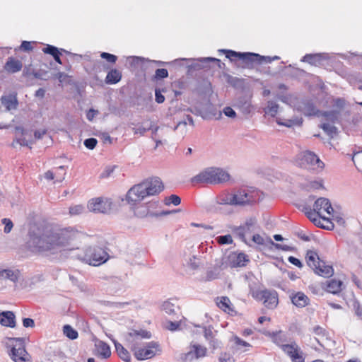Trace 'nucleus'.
<instances>
[{
  "mask_svg": "<svg viewBox=\"0 0 362 362\" xmlns=\"http://www.w3.org/2000/svg\"><path fill=\"white\" fill-rule=\"evenodd\" d=\"M15 136L17 143L21 146H28L33 143L31 132L24 129L22 127H16Z\"/></svg>",
  "mask_w": 362,
  "mask_h": 362,
  "instance_id": "16",
  "label": "nucleus"
},
{
  "mask_svg": "<svg viewBox=\"0 0 362 362\" xmlns=\"http://www.w3.org/2000/svg\"><path fill=\"white\" fill-rule=\"evenodd\" d=\"M305 209L308 210L307 208ZM305 214L310 221H312L315 224L319 225L318 222H320V221L317 217L318 216L317 213L314 211V209L312 211L311 209H310L309 211H306Z\"/></svg>",
  "mask_w": 362,
  "mask_h": 362,
  "instance_id": "47",
  "label": "nucleus"
},
{
  "mask_svg": "<svg viewBox=\"0 0 362 362\" xmlns=\"http://www.w3.org/2000/svg\"><path fill=\"white\" fill-rule=\"evenodd\" d=\"M100 57L112 64H115L117 59V56L107 52H102Z\"/></svg>",
  "mask_w": 362,
  "mask_h": 362,
  "instance_id": "50",
  "label": "nucleus"
},
{
  "mask_svg": "<svg viewBox=\"0 0 362 362\" xmlns=\"http://www.w3.org/2000/svg\"><path fill=\"white\" fill-rule=\"evenodd\" d=\"M298 164L304 168L321 171L325 168V163L313 151H305L298 155Z\"/></svg>",
  "mask_w": 362,
  "mask_h": 362,
  "instance_id": "6",
  "label": "nucleus"
},
{
  "mask_svg": "<svg viewBox=\"0 0 362 362\" xmlns=\"http://www.w3.org/2000/svg\"><path fill=\"white\" fill-rule=\"evenodd\" d=\"M314 211L317 213L319 218L324 220H328L325 215L333 216L334 209L329 200L325 197L318 198L313 205Z\"/></svg>",
  "mask_w": 362,
  "mask_h": 362,
  "instance_id": "12",
  "label": "nucleus"
},
{
  "mask_svg": "<svg viewBox=\"0 0 362 362\" xmlns=\"http://www.w3.org/2000/svg\"><path fill=\"white\" fill-rule=\"evenodd\" d=\"M98 143V141L95 138H89L84 141V146L88 148V149H93L96 144Z\"/></svg>",
  "mask_w": 362,
  "mask_h": 362,
  "instance_id": "51",
  "label": "nucleus"
},
{
  "mask_svg": "<svg viewBox=\"0 0 362 362\" xmlns=\"http://www.w3.org/2000/svg\"><path fill=\"white\" fill-rule=\"evenodd\" d=\"M181 199L175 194H172L168 197L165 198L164 203L165 205L169 206L170 204H173L175 206H177L180 204Z\"/></svg>",
  "mask_w": 362,
  "mask_h": 362,
  "instance_id": "42",
  "label": "nucleus"
},
{
  "mask_svg": "<svg viewBox=\"0 0 362 362\" xmlns=\"http://www.w3.org/2000/svg\"><path fill=\"white\" fill-rule=\"evenodd\" d=\"M99 112L95 109L90 108L86 113V118L89 121H93L94 117L98 115Z\"/></svg>",
  "mask_w": 362,
  "mask_h": 362,
  "instance_id": "58",
  "label": "nucleus"
},
{
  "mask_svg": "<svg viewBox=\"0 0 362 362\" xmlns=\"http://www.w3.org/2000/svg\"><path fill=\"white\" fill-rule=\"evenodd\" d=\"M122 78V74L117 69H112L110 71L105 78V82L107 84H115Z\"/></svg>",
  "mask_w": 362,
  "mask_h": 362,
  "instance_id": "31",
  "label": "nucleus"
},
{
  "mask_svg": "<svg viewBox=\"0 0 362 362\" xmlns=\"http://www.w3.org/2000/svg\"><path fill=\"white\" fill-rule=\"evenodd\" d=\"M1 223L5 226L4 232L5 233H8L11 231L13 224L11 219L4 218L1 220Z\"/></svg>",
  "mask_w": 362,
  "mask_h": 362,
  "instance_id": "48",
  "label": "nucleus"
},
{
  "mask_svg": "<svg viewBox=\"0 0 362 362\" xmlns=\"http://www.w3.org/2000/svg\"><path fill=\"white\" fill-rule=\"evenodd\" d=\"M22 67V62L12 57L7 59L4 66V70L9 74L17 73L21 70Z\"/></svg>",
  "mask_w": 362,
  "mask_h": 362,
  "instance_id": "19",
  "label": "nucleus"
},
{
  "mask_svg": "<svg viewBox=\"0 0 362 362\" xmlns=\"http://www.w3.org/2000/svg\"><path fill=\"white\" fill-rule=\"evenodd\" d=\"M255 221L254 219H250L245 223V224L244 226L236 228L235 233H237V235L240 238V239L246 243V240H245L246 234L245 233V228H247L248 229H251L252 228H253L255 226Z\"/></svg>",
  "mask_w": 362,
  "mask_h": 362,
  "instance_id": "32",
  "label": "nucleus"
},
{
  "mask_svg": "<svg viewBox=\"0 0 362 362\" xmlns=\"http://www.w3.org/2000/svg\"><path fill=\"white\" fill-rule=\"evenodd\" d=\"M279 110V105L272 100H269L267 102V106L264 107V111L266 115H268L271 117H275Z\"/></svg>",
  "mask_w": 362,
  "mask_h": 362,
  "instance_id": "37",
  "label": "nucleus"
},
{
  "mask_svg": "<svg viewBox=\"0 0 362 362\" xmlns=\"http://www.w3.org/2000/svg\"><path fill=\"white\" fill-rule=\"evenodd\" d=\"M233 105L244 115H248L253 110V106L251 103V96L250 95L238 97L235 100Z\"/></svg>",
  "mask_w": 362,
  "mask_h": 362,
  "instance_id": "17",
  "label": "nucleus"
},
{
  "mask_svg": "<svg viewBox=\"0 0 362 362\" xmlns=\"http://www.w3.org/2000/svg\"><path fill=\"white\" fill-rule=\"evenodd\" d=\"M343 283L340 280L331 279L327 282L326 290L332 293L336 294L341 291Z\"/></svg>",
  "mask_w": 362,
  "mask_h": 362,
  "instance_id": "28",
  "label": "nucleus"
},
{
  "mask_svg": "<svg viewBox=\"0 0 362 362\" xmlns=\"http://www.w3.org/2000/svg\"><path fill=\"white\" fill-rule=\"evenodd\" d=\"M187 123L186 120L179 122L173 128L174 131H177L181 137H184L187 132Z\"/></svg>",
  "mask_w": 362,
  "mask_h": 362,
  "instance_id": "39",
  "label": "nucleus"
},
{
  "mask_svg": "<svg viewBox=\"0 0 362 362\" xmlns=\"http://www.w3.org/2000/svg\"><path fill=\"white\" fill-rule=\"evenodd\" d=\"M276 122L279 125L285 126L287 127H291L295 124H300V120L298 119H281L280 118L276 119Z\"/></svg>",
  "mask_w": 362,
  "mask_h": 362,
  "instance_id": "43",
  "label": "nucleus"
},
{
  "mask_svg": "<svg viewBox=\"0 0 362 362\" xmlns=\"http://www.w3.org/2000/svg\"><path fill=\"white\" fill-rule=\"evenodd\" d=\"M281 346L282 350L291 358L292 362H305L303 353L296 343L282 344Z\"/></svg>",
  "mask_w": 362,
  "mask_h": 362,
  "instance_id": "13",
  "label": "nucleus"
},
{
  "mask_svg": "<svg viewBox=\"0 0 362 362\" xmlns=\"http://www.w3.org/2000/svg\"><path fill=\"white\" fill-rule=\"evenodd\" d=\"M1 102L7 111L17 109L18 105L17 98L13 95L2 96Z\"/></svg>",
  "mask_w": 362,
  "mask_h": 362,
  "instance_id": "22",
  "label": "nucleus"
},
{
  "mask_svg": "<svg viewBox=\"0 0 362 362\" xmlns=\"http://www.w3.org/2000/svg\"><path fill=\"white\" fill-rule=\"evenodd\" d=\"M313 269L317 274L324 277H329L334 274L332 267L331 265L326 264V263L322 260H321Z\"/></svg>",
  "mask_w": 362,
  "mask_h": 362,
  "instance_id": "20",
  "label": "nucleus"
},
{
  "mask_svg": "<svg viewBox=\"0 0 362 362\" xmlns=\"http://www.w3.org/2000/svg\"><path fill=\"white\" fill-rule=\"evenodd\" d=\"M324 54H307L301 59V62H308L311 65L317 66L325 59Z\"/></svg>",
  "mask_w": 362,
  "mask_h": 362,
  "instance_id": "23",
  "label": "nucleus"
},
{
  "mask_svg": "<svg viewBox=\"0 0 362 362\" xmlns=\"http://www.w3.org/2000/svg\"><path fill=\"white\" fill-rule=\"evenodd\" d=\"M255 192L249 189H243L233 193V205H244L256 201Z\"/></svg>",
  "mask_w": 362,
  "mask_h": 362,
  "instance_id": "14",
  "label": "nucleus"
},
{
  "mask_svg": "<svg viewBox=\"0 0 362 362\" xmlns=\"http://www.w3.org/2000/svg\"><path fill=\"white\" fill-rule=\"evenodd\" d=\"M95 349L98 354L104 358H107L111 355L110 346L103 341H98L95 343Z\"/></svg>",
  "mask_w": 362,
  "mask_h": 362,
  "instance_id": "25",
  "label": "nucleus"
},
{
  "mask_svg": "<svg viewBox=\"0 0 362 362\" xmlns=\"http://www.w3.org/2000/svg\"><path fill=\"white\" fill-rule=\"evenodd\" d=\"M219 362H235V360L230 354L223 353L219 356Z\"/></svg>",
  "mask_w": 362,
  "mask_h": 362,
  "instance_id": "55",
  "label": "nucleus"
},
{
  "mask_svg": "<svg viewBox=\"0 0 362 362\" xmlns=\"http://www.w3.org/2000/svg\"><path fill=\"white\" fill-rule=\"evenodd\" d=\"M64 334L70 339H76L78 338V332L71 326L66 325L63 327Z\"/></svg>",
  "mask_w": 362,
  "mask_h": 362,
  "instance_id": "38",
  "label": "nucleus"
},
{
  "mask_svg": "<svg viewBox=\"0 0 362 362\" xmlns=\"http://www.w3.org/2000/svg\"><path fill=\"white\" fill-rule=\"evenodd\" d=\"M154 212L148 209L147 205H141L134 209V215L139 218H144L147 216L153 217L151 214Z\"/></svg>",
  "mask_w": 362,
  "mask_h": 362,
  "instance_id": "33",
  "label": "nucleus"
},
{
  "mask_svg": "<svg viewBox=\"0 0 362 362\" xmlns=\"http://www.w3.org/2000/svg\"><path fill=\"white\" fill-rule=\"evenodd\" d=\"M224 259H228V264L230 267H243L249 262V258L243 252H232Z\"/></svg>",
  "mask_w": 362,
  "mask_h": 362,
  "instance_id": "15",
  "label": "nucleus"
},
{
  "mask_svg": "<svg viewBox=\"0 0 362 362\" xmlns=\"http://www.w3.org/2000/svg\"><path fill=\"white\" fill-rule=\"evenodd\" d=\"M23 325L25 327H33L35 326V322L31 318H24L23 320Z\"/></svg>",
  "mask_w": 362,
  "mask_h": 362,
  "instance_id": "61",
  "label": "nucleus"
},
{
  "mask_svg": "<svg viewBox=\"0 0 362 362\" xmlns=\"http://www.w3.org/2000/svg\"><path fill=\"white\" fill-rule=\"evenodd\" d=\"M252 240L258 244V245H263L264 244V240H263V238L259 235V234H255L252 236Z\"/></svg>",
  "mask_w": 362,
  "mask_h": 362,
  "instance_id": "64",
  "label": "nucleus"
},
{
  "mask_svg": "<svg viewBox=\"0 0 362 362\" xmlns=\"http://www.w3.org/2000/svg\"><path fill=\"white\" fill-rule=\"evenodd\" d=\"M168 76V70L165 69H158L156 71L155 78L157 79L165 78Z\"/></svg>",
  "mask_w": 362,
  "mask_h": 362,
  "instance_id": "52",
  "label": "nucleus"
},
{
  "mask_svg": "<svg viewBox=\"0 0 362 362\" xmlns=\"http://www.w3.org/2000/svg\"><path fill=\"white\" fill-rule=\"evenodd\" d=\"M55 175L56 173H54V170H47L46 173H45L44 177L47 180H54V182H57Z\"/></svg>",
  "mask_w": 362,
  "mask_h": 362,
  "instance_id": "57",
  "label": "nucleus"
},
{
  "mask_svg": "<svg viewBox=\"0 0 362 362\" xmlns=\"http://www.w3.org/2000/svg\"><path fill=\"white\" fill-rule=\"evenodd\" d=\"M219 51L226 53V57L231 61L233 59V57H238L245 62H258L259 63H262V62H271L272 60L279 59V57L276 56L271 58L269 57H263L258 54L252 52H237L228 49H221Z\"/></svg>",
  "mask_w": 362,
  "mask_h": 362,
  "instance_id": "7",
  "label": "nucleus"
},
{
  "mask_svg": "<svg viewBox=\"0 0 362 362\" xmlns=\"http://www.w3.org/2000/svg\"><path fill=\"white\" fill-rule=\"evenodd\" d=\"M354 308L355 310V314L358 317H362V308H361L360 305L357 302L354 303Z\"/></svg>",
  "mask_w": 362,
  "mask_h": 362,
  "instance_id": "63",
  "label": "nucleus"
},
{
  "mask_svg": "<svg viewBox=\"0 0 362 362\" xmlns=\"http://www.w3.org/2000/svg\"><path fill=\"white\" fill-rule=\"evenodd\" d=\"M216 304L219 308L227 313L233 312L232 304L228 297H221L217 299Z\"/></svg>",
  "mask_w": 362,
  "mask_h": 362,
  "instance_id": "34",
  "label": "nucleus"
},
{
  "mask_svg": "<svg viewBox=\"0 0 362 362\" xmlns=\"http://www.w3.org/2000/svg\"><path fill=\"white\" fill-rule=\"evenodd\" d=\"M272 244L275 247V248L278 250H281L283 251H293L294 250L293 247L289 246L287 245H282L279 243H274V242L271 241Z\"/></svg>",
  "mask_w": 362,
  "mask_h": 362,
  "instance_id": "54",
  "label": "nucleus"
},
{
  "mask_svg": "<svg viewBox=\"0 0 362 362\" xmlns=\"http://www.w3.org/2000/svg\"><path fill=\"white\" fill-rule=\"evenodd\" d=\"M0 323L3 326L14 327L16 317L11 311H4L0 313Z\"/></svg>",
  "mask_w": 362,
  "mask_h": 362,
  "instance_id": "21",
  "label": "nucleus"
},
{
  "mask_svg": "<svg viewBox=\"0 0 362 362\" xmlns=\"http://www.w3.org/2000/svg\"><path fill=\"white\" fill-rule=\"evenodd\" d=\"M313 332L317 336V337H315V340L317 343L321 346L325 347V341L328 340L326 330L320 326H316L313 328Z\"/></svg>",
  "mask_w": 362,
  "mask_h": 362,
  "instance_id": "24",
  "label": "nucleus"
},
{
  "mask_svg": "<svg viewBox=\"0 0 362 362\" xmlns=\"http://www.w3.org/2000/svg\"><path fill=\"white\" fill-rule=\"evenodd\" d=\"M21 49H23V50H24V51H30V50H32L33 47H32V45H31L30 42H28V41H23V42L21 43Z\"/></svg>",
  "mask_w": 362,
  "mask_h": 362,
  "instance_id": "62",
  "label": "nucleus"
},
{
  "mask_svg": "<svg viewBox=\"0 0 362 362\" xmlns=\"http://www.w3.org/2000/svg\"><path fill=\"white\" fill-rule=\"evenodd\" d=\"M151 337V332L144 329H133L127 334L126 340L131 351H133L134 356L138 360L151 358L160 351L158 344L155 341L148 342L144 347L141 346L140 339H150Z\"/></svg>",
  "mask_w": 362,
  "mask_h": 362,
  "instance_id": "2",
  "label": "nucleus"
},
{
  "mask_svg": "<svg viewBox=\"0 0 362 362\" xmlns=\"http://www.w3.org/2000/svg\"><path fill=\"white\" fill-rule=\"evenodd\" d=\"M85 211V207L83 205H75L69 208V214L71 215H79Z\"/></svg>",
  "mask_w": 362,
  "mask_h": 362,
  "instance_id": "45",
  "label": "nucleus"
},
{
  "mask_svg": "<svg viewBox=\"0 0 362 362\" xmlns=\"http://www.w3.org/2000/svg\"><path fill=\"white\" fill-rule=\"evenodd\" d=\"M10 341H14L18 344L14 345L9 354L10 357L15 362H27L30 361V356L24 346L23 338H9Z\"/></svg>",
  "mask_w": 362,
  "mask_h": 362,
  "instance_id": "8",
  "label": "nucleus"
},
{
  "mask_svg": "<svg viewBox=\"0 0 362 362\" xmlns=\"http://www.w3.org/2000/svg\"><path fill=\"white\" fill-rule=\"evenodd\" d=\"M216 240L221 245L231 244L233 243V238L230 235L218 236Z\"/></svg>",
  "mask_w": 362,
  "mask_h": 362,
  "instance_id": "46",
  "label": "nucleus"
},
{
  "mask_svg": "<svg viewBox=\"0 0 362 362\" xmlns=\"http://www.w3.org/2000/svg\"><path fill=\"white\" fill-rule=\"evenodd\" d=\"M187 265L192 269H196L199 265V259L196 256H192L187 261Z\"/></svg>",
  "mask_w": 362,
  "mask_h": 362,
  "instance_id": "49",
  "label": "nucleus"
},
{
  "mask_svg": "<svg viewBox=\"0 0 362 362\" xmlns=\"http://www.w3.org/2000/svg\"><path fill=\"white\" fill-rule=\"evenodd\" d=\"M207 354V348L203 345L191 343L189 350L180 355V360L183 362H190L204 358Z\"/></svg>",
  "mask_w": 362,
  "mask_h": 362,
  "instance_id": "9",
  "label": "nucleus"
},
{
  "mask_svg": "<svg viewBox=\"0 0 362 362\" xmlns=\"http://www.w3.org/2000/svg\"><path fill=\"white\" fill-rule=\"evenodd\" d=\"M54 173H56V182H61L64 180L66 175V170L64 166L62 165L54 168Z\"/></svg>",
  "mask_w": 362,
  "mask_h": 362,
  "instance_id": "40",
  "label": "nucleus"
},
{
  "mask_svg": "<svg viewBox=\"0 0 362 362\" xmlns=\"http://www.w3.org/2000/svg\"><path fill=\"white\" fill-rule=\"evenodd\" d=\"M112 202L106 197H96L89 200L87 207L93 213L107 214L112 209Z\"/></svg>",
  "mask_w": 362,
  "mask_h": 362,
  "instance_id": "10",
  "label": "nucleus"
},
{
  "mask_svg": "<svg viewBox=\"0 0 362 362\" xmlns=\"http://www.w3.org/2000/svg\"><path fill=\"white\" fill-rule=\"evenodd\" d=\"M234 344L239 347V349L241 348H248L250 346V344L245 341L241 339L240 337L237 336H233L231 339ZM247 349H245L244 351H246Z\"/></svg>",
  "mask_w": 362,
  "mask_h": 362,
  "instance_id": "44",
  "label": "nucleus"
},
{
  "mask_svg": "<svg viewBox=\"0 0 362 362\" xmlns=\"http://www.w3.org/2000/svg\"><path fill=\"white\" fill-rule=\"evenodd\" d=\"M177 306L170 300L165 301L162 305V309L168 314L175 313Z\"/></svg>",
  "mask_w": 362,
  "mask_h": 362,
  "instance_id": "41",
  "label": "nucleus"
},
{
  "mask_svg": "<svg viewBox=\"0 0 362 362\" xmlns=\"http://www.w3.org/2000/svg\"><path fill=\"white\" fill-rule=\"evenodd\" d=\"M212 334H213V332H212V330L211 328L204 327V335L205 339L207 341H209L210 340L214 339L212 337Z\"/></svg>",
  "mask_w": 362,
  "mask_h": 362,
  "instance_id": "60",
  "label": "nucleus"
},
{
  "mask_svg": "<svg viewBox=\"0 0 362 362\" xmlns=\"http://www.w3.org/2000/svg\"><path fill=\"white\" fill-rule=\"evenodd\" d=\"M307 187L308 189H318L322 187V183L317 180L310 181Z\"/></svg>",
  "mask_w": 362,
  "mask_h": 362,
  "instance_id": "53",
  "label": "nucleus"
},
{
  "mask_svg": "<svg viewBox=\"0 0 362 362\" xmlns=\"http://www.w3.org/2000/svg\"><path fill=\"white\" fill-rule=\"evenodd\" d=\"M229 179L230 175L225 170L210 167L194 176L191 181L192 183L220 184L227 182Z\"/></svg>",
  "mask_w": 362,
  "mask_h": 362,
  "instance_id": "4",
  "label": "nucleus"
},
{
  "mask_svg": "<svg viewBox=\"0 0 362 362\" xmlns=\"http://www.w3.org/2000/svg\"><path fill=\"white\" fill-rule=\"evenodd\" d=\"M83 238L82 233L73 228L45 229L43 231L38 229L37 232H30L28 244L35 252L72 255L79 249Z\"/></svg>",
  "mask_w": 362,
  "mask_h": 362,
  "instance_id": "1",
  "label": "nucleus"
},
{
  "mask_svg": "<svg viewBox=\"0 0 362 362\" xmlns=\"http://www.w3.org/2000/svg\"><path fill=\"white\" fill-rule=\"evenodd\" d=\"M288 262H289L291 264H293V265H295V266L298 267V268H302V267H303V264H302V262H300L298 258H296V257H293V256H290V257L288 258Z\"/></svg>",
  "mask_w": 362,
  "mask_h": 362,
  "instance_id": "59",
  "label": "nucleus"
},
{
  "mask_svg": "<svg viewBox=\"0 0 362 362\" xmlns=\"http://www.w3.org/2000/svg\"><path fill=\"white\" fill-rule=\"evenodd\" d=\"M291 301L296 306L303 308L308 305L309 299L303 293L298 292L291 297Z\"/></svg>",
  "mask_w": 362,
  "mask_h": 362,
  "instance_id": "26",
  "label": "nucleus"
},
{
  "mask_svg": "<svg viewBox=\"0 0 362 362\" xmlns=\"http://www.w3.org/2000/svg\"><path fill=\"white\" fill-rule=\"evenodd\" d=\"M115 347L116 349V351L119 356L121 359H122L124 361H129L131 356L129 351L119 342H117L116 340H112Z\"/></svg>",
  "mask_w": 362,
  "mask_h": 362,
  "instance_id": "29",
  "label": "nucleus"
},
{
  "mask_svg": "<svg viewBox=\"0 0 362 362\" xmlns=\"http://www.w3.org/2000/svg\"><path fill=\"white\" fill-rule=\"evenodd\" d=\"M224 115L230 118H235L236 117L235 112L230 107H226L223 110Z\"/></svg>",
  "mask_w": 362,
  "mask_h": 362,
  "instance_id": "56",
  "label": "nucleus"
},
{
  "mask_svg": "<svg viewBox=\"0 0 362 362\" xmlns=\"http://www.w3.org/2000/svg\"><path fill=\"white\" fill-rule=\"evenodd\" d=\"M163 188V185L159 178L145 180L129 189L126 194V201L132 206L136 205L146 197L160 193Z\"/></svg>",
  "mask_w": 362,
  "mask_h": 362,
  "instance_id": "3",
  "label": "nucleus"
},
{
  "mask_svg": "<svg viewBox=\"0 0 362 362\" xmlns=\"http://www.w3.org/2000/svg\"><path fill=\"white\" fill-rule=\"evenodd\" d=\"M327 120H330L332 123H334L337 119V115L334 112H326L325 114ZM321 128L331 137L337 135V129L336 127L329 122H324L321 124Z\"/></svg>",
  "mask_w": 362,
  "mask_h": 362,
  "instance_id": "18",
  "label": "nucleus"
},
{
  "mask_svg": "<svg viewBox=\"0 0 362 362\" xmlns=\"http://www.w3.org/2000/svg\"><path fill=\"white\" fill-rule=\"evenodd\" d=\"M305 259L308 265L313 269L321 261L318 254L314 250H308L306 253Z\"/></svg>",
  "mask_w": 362,
  "mask_h": 362,
  "instance_id": "30",
  "label": "nucleus"
},
{
  "mask_svg": "<svg viewBox=\"0 0 362 362\" xmlns=\"http://www.w3.org/2000/svg\"><path fill=\"white\" fill-rule=\"evenodd\" d=\"M42 51L45 54L52 55L57 63L62 64V61L59 57L61 53L56 47L48 45L46 47L43 48Z\"/></svg>",
  "mask_w": 362,
  "mask_h": 362,
  "instance_id": "36",
  "label": "nucleus"
},
{
  "mask_svg": "<svg viewBox=\"0 0 362 362\" xmlns=\"http://www.w3.org/2000/svg\"><path fill=\"white\" fill-rule=\"evenodd\" d=\"M18 273L9 269H0V280L8 279L13 282L18 281Z\"/></svg>",
  "mask_w": 362,
  "mask_h": 362,
  "instance_id": "27",
  "label": "nucleus"
},
{
  "mask_svg": "<svg viewBox=\"0 0 362 362\" xmlns=\"http://www.w3.org/2000/svg\"><path fill=\"white\" fill-rule=\"evenodd\" d=\"M233 193H222L216 197V202L218 204L233 205Z\"/></svg>",
  "mask_w": 362,
  "mask_h": 362,
  "instance_id": "35",
  "label": "nucleus"
},
{
  "mask_svg": "<svg viewBox=\"0 0 362 362\" xmlns=\"http://www.w3.org/2000/svg\"><path fill=\"white\" fill-rule=\"evenodd\" d=\"M251 294L255 299L263 300L264 305L269 309H274L278 305V295L274 291H256Z\"/></svg>",
  "mask_w": 362,
  "mask_h": 362,
  "instance_id": "11",
  "label": "nucleus"
},
{
  "mask_svg": "<svg viewBox=\"0 0 362 362\" xmlns=\"http://www.w3.org/2000/svg\"><path fill=\"white\" fill-rule=\"evenodd\" d=\"M72 256L94 267L103 264L110 257L108 253L103 247L98 246H89L82 253H77Z\"/></svg>",
  "mask_w": 362,
  "mask_h": 362,
  "instance_id": "5",
  "label": "nucleus"
}]
</instances>
